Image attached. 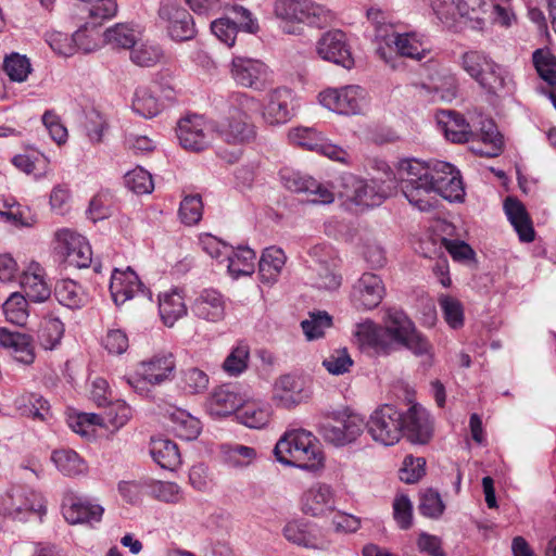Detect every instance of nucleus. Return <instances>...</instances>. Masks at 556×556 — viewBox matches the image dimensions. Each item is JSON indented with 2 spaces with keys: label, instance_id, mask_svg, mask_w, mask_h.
Masks as SVG:
<instances>
[{
  "label": "nucleus",
  "instance_id": "obj_1",
  "mask_svg": "<svg viewBox=\"0 0 556 556\" xmlns=\"http://www.w3.org/2000/svg\"><path fill=\"white\" fill-rule=\"evenodd\" d=\"M447 162L431 160L429 162L416 157L402 159L397 163L400 189L410 205L421 212L434 208V176L448 169Z\"/></svg>",
  "mask_w": 556,
  "mask_h": 556
},
{
  "label": "nucleus",
  "instance_id": "obj_2",
  "mask_svg": "<svg viewBox=\"0 0 556 556\" xmlns=\"http://www.w3.org/2000/svg\"><path fill=\"white\" fill-rule=\"evenodd\" d=\"M276 459L286 465L308 471L324 466V455L315 435L305 429L286 431L275 445Z\"/></svg>",
  "mask_w": 556,
  "mask_h": 556
},
{
  "label": "nucleus",
  "instance_id": "obj_3",
  "mask_svg": "<svg viewBox=\"0 0 556 556\" xmlns=\"http://www.w3.org/2000/svg\"><path fill=\"white\" fill-rule=\"evenodd\" d=\"M274 14L281 21L304 23L318 28L327 26L334 18L330 9L313 0H277Z\"/></svg>",
  "mask_w": 556,
  "mask_h": 556
},
{
  "label": "nucleus",
  "instance_id": "obj_4",
  "mask_svg": "<svg viewBox=\"0 0 556 556\" xmlns=\"http://www.w3.org/2000/svg\"><path fill=\"white\" fill-rule=\"evenodd\" d=\"M365 428L374 441L394 445L403 435V414L392 405H382L372 412Z\"/></svg>",
  "mask_w": 556,
  "mask_h": 556
},
{
  "label": "nucleus",
  "instance_id": "obj_5",
  "mask_svg": "<svg viewBox=\"0 0 556 556\" xmlns=\"http://www.w3.org/2000/svg\"><path fill=\"white\" fill-rule=\"evenodd\" d=\"M176 132L184 149L203 151L212 144L216 136V122L199 114L187 115L179 119Z\"/></svg>",
  "mask_w": 556,
  "mask_h": 556
},
{
  "label": "nucleus",
  "instance_id": "obj_6",
  "mask_svg": "<svg viewBox=\"0 0 556 556\" xmlns=\"http://www.w3.org/2000/svg\"><path fill=\"white\" fill-rule=\"evenodd\" d=\"M365 429L364 419L349 410L333 412L321 425L323 438L334 446H344L356 441Z\"/></svg>",
  "mask_w": 556,
  "mask_h": 556
},
{
  "label": "nucleus",
  "instance_id": "obj_7",
  "mask_svg": "<svg viewBox=\"0 0 556 556\" xmlns=\"http://www.w3.org/2000/svg\"><path fill=\"white\" fill-rule=\"evenodd\" d=\"M228 13L229 15L211 23L213 35L227 47L235 45L239 30L249 34L258 31V22L250 10L242 5H233Z\"/></svg>",
  "mask_w": 556,
  "mask_h": 556
},
{
  "label": "nucleus",
  "instance_id": "obj_8",
  "mask_svg": "<svg viewBox=\"0 0 556 556\" xmlns=\"http://www.w3.org/2000/svg\"><path fill=\"white\" fill-rule=\"evenodd\" d=\"M319 103L338 114L355 115L366 105V91L357 85L327 88L318 94Z\"/></svg>",
  "mask_w": 556,
  "mask_h": 556
},
{
  "label": "nucleus",
  "instance_id": "obj_9",
  "mask_svg": "<svg viewBox=\"0 0 556 556\" xmlns=\"http://www.w3.org/2000/svg\"><path fill=\"white\" fill-rule=\"evenodd\" d=\"M428 72V81L417 85L420 94L427 97L431 101H452L457 94V78L448 70L443 68L439 62L429 60L425 64Z\"/></svg>",
  "mask_w": 556,
  "mask_h": 556
},
{
  "label": "nucleus",
  "instance_id": "obj_10",
  "mask_svg": "<svg viewBox=\"0 0 556 556\" xmlns=\"http://www.w3.org/2000/svg\"><path fill=\"white\" fill-rule=\"evenodd\" d=\"M342 195L356 205L374 207L388 197V189L377 179L365 180L353 174L341 176Z\"/></svg>",
  "mask_w": 556,
  "mask_h": 556
},
{
  "label": "nucleus",
  "instance_id": "obj_11",
  "mask_svg": "<svg viewBox=\"0 0 556 556\" xmlns=\"http://www.w3.org/2000/svg\"><path fill=\"white\" fill-rule=\"evenodd\" d=\"M47 511L43 495L28 488H13L8 500L2 501V513L13 519L24 521L30 514L45 515Z\"/></svg>",
  "mask_w": 556,
  "mask_h": 556
},
{
  "label": "nucleus",
  "instance_id": "obj_12",
  "mask_svg": "<svg viewBox=\"0 0 556 556\" xmlns=\"http://www.w3.org/2000/svg\"><path fill=\"white\" fill-rule=\"evenodd\" d=\"M289 140L306 150L317 152L328 159L348 164L349 153L340 146L333 144L320 131L313 127H296L289 131Z\"/></svg>",
  "mask_w": 556,
  "mask_h": 556
},
{
  "label": "nucleus",
  "instance_id": "obj_13",
  "mask_svg": "<svg viewBox=\"0 0 556 556\" xmlns=\"http://www.w3.org/2000/svg\"><path fill=\"white\" fill-rule=\"evenodd\" d=\"M230 76L237 85L243 88L262 91L269 84L270 71L264 62L257 59L236 55L230 63Z\"/></svg>",
  "mask_w": 556,
  "mask_h": 556
},
{
  "label": "nucleus",
  "instance_id": "obj_14",
  "mask_svg": "<svg viewBox=\"0 0 556 556\" xmlns=\"http://www.w3.org/2000/svg\"><path fill=\"white\" fill-rule=\"evenodd\" d=\"M353 337L358 349L370 356H387L394 351L393 342L382 326L369 318L355 325Z\"/></svg>",
  "mask_w": 556,
  "mask_h": 556
},
{
  "label": "nucleus",
  "instance_id": "obj_15",
  "mask_svg": "<svg viewBox=\"0 0 556 556\" xmlns=\"http://www.w3.org/2000/svg\"><path fill=\"white\" fill-rule=\"evenodd\" d=\"M159 16L166 23L168 35L175 41L191 40L197 35L192 15L177 1H162Z\"/></svg>",
  "mask_w": 556,
  "mask_h": 556
},
{
  "label": "nucleus",
  "instance_id": "obj_16",
  "mask_svg": "<svg viewBox=\"0 0 556 556\" xmlns=\"http://www.w3.org/2000/svg\"><path fill=\"white\" fill-rule=\"evenodd\" d=\"M280 178L283 186L291 192L306 193V201L309 203L330 204L334 200V193L311 176L285 169L280 172Z\"/></svg>",
  "mask_w": 556,
  "mask_h": 556
},
{
  "label": "nucleus",
  "instance_id": "obj_17",
  "mask_svg": "<svg viewBox=\"0 0 556 556\" xmlns=\"http://www.w3.org/2000/svg\"><path fill=\"white\" fill-rule=\"evenodd\" d=\"M316 52L324 61L346 70H351L355 64L346 36L339 29L324 33L316 42Z\"/></svg>",
  "mask_w": 556,
  "mask_h": 556
},
{
  "label": "nucleus",
  "instance_id": "obj_18",
  "mask_svg": "<svg viewBox=\"0 0 556 556\" xmlns=\"http://www.w3.org/2000/svg\"><path fill=\"white\" fill-rule=\"evenodd\" d=\"M386 295V287L380 276L364 273L353 285L351 303L358 311L376 308Z\"/></svg>",
  "mask_w": 556,
  "mask_h": 556
},
{
  "label": "nucleus",
  "instance_id": "obj_19",
  "mask_svg": "<svg viewBox=\"0 0 556 556\" xmlns=\"http://www.w3.org/2000/svg\"><path fill=\"white\" fill-rule=\"evenodd\" d=\"M308 383L294 375L280 376L273 386L271 401L277 407L292 408L311 396Z\"/></svg>",
  "mask_w": 556,
  "mask_h": 556
},
{
  "label": "nucleus",
  "instance_id": "obj_20",
  "mask_svg": "<svg viewBox=\"0 0 556 556\" xmlns=\"http://www.w3.org/2000/svg\"><path fill=\"white\" fill-rule=\"evenodd\" d=\"M283 536L291 543L305 548L325 549L330 541L323 530L313 522L304 519L291 520L283 527Z\"/></svg>",
  "mask_w": 556,
  "mask_h": 556
},
{
  "label": "nucleus",
  "instance_id": "obj_21",
  "mask_svg": "<svg viewBox=\"0 0 556 556\" xmlns=\"http://www.w3.org/2000/svg\"><path fill=\"white\" fill-rule=\"evenodd\" d=\"M62 513L68 523H92L102 519L104 508L86 496L67 493L62 503Z\"/></svg>",
  "mask_w": 556,
  "mask_h": 556
},
{
  "label": "nucleus",
  "instance_id": "obj_22",
  "mask_svg": "<svg viewBox=\"0 0 556 556\" xmlns=\"http://www.w3.org/2000/svg\"><path fill=\"white\" fill-rule=\"evenodd\" d=\"M293 116V92L287 87H277L266 94L263 118L271 126L288 123Z\"/></svg>",
  "mask_w": 556,
  "mask_h": 556
},
{
  "label": "nucleus",
  "instance_id": "obj_23",
  "mask_svg": "<svg viewBox=\"0 0 556 556\" xmlns=\"http://www.w3.org/2000/svg\"><path fill=\"white\" fill-rule=\"evenodd\" d=\"M403 434L414 444H427L433 434V422L429 412L415 404L403 414Z\"/></svg>",
  "mask_w": 556,
  "mask_h": 556
},
{
  "label": "nucleus",
  "instance_id": "obj_24",
  "mask_svg": "<svg viewBox=\"0 0 556 556\" xmlns=\"http://www.w3.org/2000/svg\"><path fill=\"white\" fill-rule=\"evenodd\" d=\"M301 506L312 517L326 516L336 509L334 491L326 483H315L303 492Z\"/></svg>",
  "mask_w": 556,
  "mask_h": 556
},
{
  "label": "nucleus",
  "instance_id": "obj_25",
  "mask_svg": "<svg viewBox=\"0 0 556 556\" xmlns=\"http://www.w3.org/2000/svg\"><path fill=\"white\" fill-rule=\"evenodd\" d=\"M190 309L197 318L218 323L225 317L226 301L219 291L206 288L194 298Z\"/></svg>",
  "mask_w": 556,
  "mask_h": 556
},
{
  "label": "nucleus",
  "instance_id": "obj_26",
  "mask_svg": "<svg viewBox=\"0 0 556 556\" xmlns=\"http://www.w3.org/2000/svg\"><path fill=\"white\" fill-rule=\"evenodd\" d=\"M216 136L231 146H242L254 140L256 129L249 119L227 116L216 122Z\"/></svg>",
  "mask_w": 556,
  "mask_h": 556
},
{
  "label": "nucleus",
  "instance_id": "obj_27",
  "mask_svg": "<svg viewBox=\"0 0 556 556\" xmlns=\"http://www.w3.org/2000/svg\"><path fill=\"white\" fill-rule=\"evenodd\" d=\"M242 401L235 386L223 384L215 388L207 397L206 410L214 417H227L233 413L237 414Z\"/></svg>",
  "mask_w": 556,
  "mask_h": 556
},
{
  "label": "nucleus",
  "instance_id": "obj_28",
  "mask_svg": "<svg viewBox=\"0 0 556 556\" xmlns=\"http://www.w3.org/2000/svg\"><path fill=\"white\" fill-rule=\"evenodd\" d=\"M110 292L116 305L124 304L138 293H143V285L138 275L127 267L125 270L114 268L111 275Z\"/></svg>",
  "mask_w": 556,
  "mask_h": 556
},
{
  "label": "nucleus",
  "instance_id": "obj_29",
  "mask_svg": "<svg viewBox=\"0 0 556 556\" xmlns=\"http://www.w3.org/2000/svg\"><path fill=\"white\" fill-rule=\"evenodd\" d=\"M392 43L400 56L415 61H421L431 53L429 38L420 31L395 33Z\"/></svg>",
  "mask_w": 556,
  "mask_h": 556
},
{
  "label": "nucleus",
  "instance_id": "obj_30",
  "mask_svg": "<svg viewBox=\"0 0 556 556\" xmlns=\"http://www.w3.org/2000/svg\"><path fill=\"white\" fill-rule=\"evenodd\" d=\"M435 118L447 140L455 143L475 140V132L462 114L452 110H442L437 113Z\"/></svg>",
  "mask_w": 556,
  "mask_h": 556
},
{
  "label": "nucleus",
  "instance_id": "obj_31",
  "mask_svg": "<svg viewBox=\"0 0 556 556\" xmlns=\"http://www.w3.org/2000/svg\"><path fill=\"white\" fill-rule=\"evenodd\" d=\"M479 86L485 92L497 97L511 96L516 90V83L511 71L496 62L489 67Z\"/></svg>",
  "mask_w": 556,
  "mask_h": 556
},
{
  "label": "nucleus",
  "instance_id": "obj_32",
  "mask_svg": "<svg viewBox=\"0 0 556 556\" xmlns=\"http://www.w3.org/2000/svg\"><path fill=\"white\" fill-rule=\"evenodd\" d=\"M139 372L151 384L160 386L172 380L176 368L175 358L172 353L155 354L148 361H143L138 365Z\"/></svg>",
  "mask_w": 556,
  "mask_h": 556
},
{
  "label": "nucleus",
  "instance_id": "obj_33",
  "mask_svg": "<svg viewBox=\"0 0 556 556\" xmlns=\"http://www.w3.org/2000/svg\"><path fill=\"white\" fill-rule=\"evenodd\" d=\"M504 211L519 240L527 243L532 242L535 232L523 203L516 198L507 197L504 201Z\"/></svg>",
  "mask_w": 556,
  "mask_h": 556
},
{
  "label": "nucleus",
  "instance_id": "obj_34",
  "mask_svg": "<svg viewBox=\"0 0 556 556\" xmlns=\"http://www.w3.org/2000/svg\"><path fill=\"white\" fill-rule=\"evenodd\" d=\"M20 285L24 296L31 302L41 303L50 298L51 290L45 280L43 268L37 263L30 264L22 274Z\"/></svg>",
  "mask_w": 556,
  "mask_h": 556
},
{
  "label": "nucleus",
  "instance_id": "obj_35",
  "mask_svg": "<svg viewBox=\"0 0 556 556\" xmlns=\"http://www.w3.org/2000/svg\"><path fill=\"white\" fill-rule=\"evenodd\" d=\"M447 166L450 168L444 169V173H435L433 197L439 194L450 202H462L465 197V189L460 173L448 162Z\"/></svg>",
  "mask_w": 556,
  "mask_h": 556
},
{
  "label": "nucleus",
  "instance_id": "obj_36",
  "mask_svg": "<svg viewBox=\"0 0 556 556\" xmlns=\"http://www.w3.org/2000/svg\"><path fill=\"white\" fill-rule=\"evenodd\" d=\"M0 345L10 350L14 359L23 365H30L35 361L31 339L27 334L0 328Z\"/></svg>",
  "mask_w": 556,
  "mask_h": 556
},
{
  "label": "nucleus",
  "instance_id": "obj_37",
  "mask_svg": "<svg viewBox=\"0 0 556 556\" xmlns=\"http://www.w3.org/2000/svg\"><path fill=\"white\" fill-rule=\"evenodd\" d=\"M271 406L266 402L253 401L241 404L236 418L242 425L251 429L265 428L271 418Z\"/></svg>",
  "mask_w": 556,
  "mask_h": 556
},
{
  "label": "nucleus",
  "instance_id": "obj_38",
  "mask_svg": "<svg viewBox=\"0 0 556 556\" xmlns=\"http://www.w3.org/2000/svg\"><path fill=\"white\" fill-rule=\"evenodd\" d=\"M287 261V256L282 249L277 247L266 248L258 262V276L263 283H275Z\"/></svg>",
  "mask_w": 556,
  "mask_h": 556
},
{
  "label": "nucleus",
  "instance_id": "obj_39",
  "mask_svg": "<svg viewBox=\"0 0 556 556\" xmlns=\"http://www.w3.org/2000/svg\"><path fill=\"white\" fill-rule=\"evenodd\" d=\"M164 104L157 97L156 90L149 86H139L136 88L131 110L135 114L143 118H153L163 111Z\"/></svg>",
  "mask_w": 556,
  "mask_h": 556
},
{
  "label": "nucleus",
  "instance_id": "obj_40",
  "mask_svg": "<svg viewBox=\"0 0 556 556\" xmlns=\"http://www.w3.org/2000/svg\"><path fill=\"white\" fill-rule=\"evenodd\" d=\"M150 455L161 468L167 470H175L181 463L177 444L165 438L151 439Z\"/></svg>",
  "mask_w": 556,
  "mask_h": 556
},
{
  "label": "nucleus",
  "instance_id": "obj_41",
  "mask_svg": "<svg viewBox=\"0 0 556 556\" xmlns=\"http://www.w3.org/2000/svg\"><path fill=\"white\" fill-rule=\"evenodd\" d=\"M388 338L394 343H397L401 339L415 328L414 323L409 319L406 313L397 307H388L384 311L382 318Z\"/></svg>",
  "mask_w": 556,
  "mask_h": 556
},
{
  "label": "nucleus",
  "instance_id": "obj_42",
  "mask_svg": "<svg viewBox=\"0 0 556 556\" xmlns=\"http://www.w3.org/2000/svg\"><path fill=\"white\" fill-rule=\"evenodd\" d=\"M255 260L256 254L249 247H238L237 249L231 247V253L227 255L224 263H226L228 274L237 279L254 271Z\"/></svg>",
  "mask_w": 556,
  "mask_h": 556
},
{
  "label": "nucleus",
  "instance_id": "obj_43",
  "mask_svg": "<svg viewBox=\"0 0 556 556\" xmlns=\"http://www.w3.org/2000/svg\"><path fill=\"white\" fill-rule=\"evenodd\" d=\"M13 405L21 416L46 420L50 414L48 401L38 393L25 392L14 399Z\"/></svg>",
  "mask_w": 556,
  "mask_h": 556
},
{
  "label": "nucleus",
  "instance_id": "obj_44",
  "mask_svg": "<svg viewBox=\"0 0 556 556\" xmlns=\"http://www.w3.org/2000/svg\"><path fill=\"white\" fill-rule=\"evenodd\" d=\"M56 469L64 476L77 477L88 472V465L78 453L73 450H56L51 455Z\"/></svg>",
  "mask_w": 556,
  "mask_h": 556
},
{
  "label": "nucleus",
  "instance_id": "obj_45",
  "mask_svg": "<svg viewBox=\"0 0 556 556\" xmlns=\"http://www.w3.org/2000/svg\"><path fill=\"white\" fill-rule=\"evenodd\" d=\"M260 109V101L245 92L233 91L226 99L225 115L250 119Z\"/></svg>",
  "mask_w": 556,
  "mask_h": 556
},
{
  "label": "nucleus",
  "instance_id": "obj_46",
  "mask_svg": "<svg viewBox=\"0 0 556 556\" xmlns=\"http://www.w3.org/2000/svg\"><path fill=\"white\" fill-rule=\"evenodd\" d=\"M159 313L163 323L172 327L179 318L187 314L184 296L177 291L166 292L160 295Z\"/></svg>",
  "mask_w": 556,
  "mask_h": 556
},
{
  "label": "nucleus",
  "instance_id": "obj_47",
  "mask_svg": "<svg viewBox=\"0 0 556 556\" xmlns=\"http://www.w3.org/2000/svg\"><path fill=\"white\" fill-rule=\"evenodd\" d=\"M140 37V30L129 23H117L103 33V40L113 48L132 49Z\"/></svg>",
  "mask_w": 556,
  "mask_h": 556
},
{
  "label": "nucleus",
  "instance_id": "obj_48",
  "mask_svg": "<svg viewBox=\"0 0 556 556\" xmlns=\"http://www.w3.org/2000/svg\"><path fill=\"white\" fill-rule=\"evenodd\" d=\"M54 295L61 305L71 309L80 308L86 301L81 286L72 279L58 281L54 288Z\"/></svg>",
  "mask_w": 556,
  "mask_h": 556
},
{
  "label": "nucleus",
  "instance_id": "obj_49",
  "mask_svg": "<svg viewBox=\"0 0 556 556\" xmlns=\"http://www.w3.org/2000/svg\"><path fill=\"white\" fill-rule=\"evenodd\" d=\"M64 336V324L58 317H46L40 323L37 333L39 345L46 351L56 349Z\"/></svg>",
  "mask_w": 556,
  "mask_h": 556
},
{
  "label": "nucleus",
  "instance_id": "obj_50",
  "mask_svg": "<svg viewBox=\"0 0 556 556\" xmlns=\"http://www.w3.org/2000/svg\"><path fill=\"white\" fill-rule=\"evenodd\" d=\"M489 0H459V18L470 22L477 30H483L486 25L485 15L490 11Z\"/></svg>",
  "mask_w": 556,
  "mask_h": 556
},
{
  "label": "nucleus",
  "instance_id": "obj_51",
  "mask_svg": "<svg viewBox=\"0 0 556 556\" xmlns=\"http://www.w3.org/2000/svg\"><path fill=\"white\" fill-rule=\"evenodd\" d=\"M147 494L166 504H177L184 497V492L176 482L153 478H148Z\"/></svg>",
  "mask_w": 556,
  "mask_h": 556
},
{
  "label": "nucleus",
  "instance_id": "obj_52",
  "mask_svg": "<svg viewBox=\"0 0 556 556\" xmlns=\"http://www.w3.org/2000/svg\"><path fill=\"white\" fill-rule=\"evenodd\" d=\"M493 63L494 61L488 54L478 50L467 51L460 58L463 70L478 84Z\"/></svg>",
  "mask_w": 556,
  "mask_h": 556
},
{
  "label": "nucleus",
  "instance_id": "obj_53",
  "mask_svg": "<svg viewBox=\"0 0 556 556\" xmlns=\"http://www.w3.org/2000/svg\"><path fill=\"white\" fill-rule=\"evenodd\" d=\"M173 431L175 434L186 441L194 440L202 430L201 421L182 409L175 410L170 416Z\"/></svg>",
  "mask_w": 556,
  "mask_h": 556
},
{
  "label": "nucleus",
  "instance_id": "obj_54",
  "mask_svg": "<svg viewBox=\"0 0 556 556\" xmlns=\"http://www.w3.org/2000/svg\"><path fill=\"white\" fill-rule=\"evenodd\" d=\"M532 61L539 76L556 88V56L548 49H536Z\"/></svg>",
  "mask_w": 556,
  "mask_h": 556
},
{
  "label": "nucleus",
  "instance_id": "obj_55",
  "mask_svg": "<svg viewBox=\"0 0 556 556\" xmlns=\"http://www.w3.org/2000/svg\"><path fill=\"white\" fill-rule=\"evenodd\" d=\"M102 37L99 27L86 23L74 33L77 52L91 53L97 51L101 47Z\"/></svg>",
  "mask_w": 556,
  "mask_h": 556
},
{
  "label": "nucleus",
  "instance_id": "obj_56",
  "mask_svg": "<svg viewBox=\"0 0 556 556\" xmlns=\"http://www.w3.org/2000/svg\"><path fill=\"white\" fill-rule=\"evenodd\" d=\"M438 303L448 327L459 329L464 326V307L459 300L448 294H440Z\"/></svg>",
  "mask_w": 556,
  "mask_h": 556
},
{
  "label": "nucleus",
  "instance_id": "obj_57",
  "mask_svg": "<svg viewBox=\"0 0 556 556\" xmlns=\"http://www.w3.org/2000/svg\"><path fill=\"white\" fill-rule=\"evenodd\" d=\"M3 313L9 323L24 326L28 318L27 299L18 293L13 292L2 305Z\"/></svg>",
  "mask_w": 556,
  "mask_h": 556
},
{
  "label": "nucleus",
  "instance_id": "obj_58",
  "mask_svg": "<svg viewBox=\"0 0 556 556\" xmlns=\"http://www.w3.org/2000/svg\"><path fill=\"white\" fill-rule=\"evenodd\" d=\"M332 325V317L325 311L309 314V318L301 321V328L308 341L324 337L326 329Z\"/></svg>",
  "mask_w": 556,
  "mask_h": 556
},
{
  "label": "nucleus",
  "instance_id": "obj_59",
  "mask_svg": "<svg viewBox=\"0 0 556 556\" xmlns=\"http://www.w3.org/2000/svg\"><path fill=\"white\" fill-rule=\"evenodd\" d=\"M479 137L480 140L486 146V150L482 154L488 156H497L503 147V137L497 130L495 123L492 119L481 122L480 132L475 134V138Z\"/></svg>",
  "mask_w": 556,
  "mask_h": 556
},
{
  "label": "nucleus",
  "instance_id": "obj_60",
  "mask_svg": "<svg viewBox=\"0 0 556 556\" xmlns=\"http://www.w3.org/2000/svg\"><path fill=\"white\" fill-rule=\"evenodd\" d=\"M124 184L136 194H149L154 189L152 175L141 166L127 172L124 176Z\"/></svg>",
  "mask_w": 556,
  "mask_h": 556
},
{
  "label": "nucleus",
  "instance_id": "obj_61",
  "mask_svg": "<svg viewBox=\"0 0 556 556\" xmlns=\"http://www.w3.org/2000/svg\"><path fill=\"white\" fill-rule=\"evenodd\" d=\"M103 407L105 409L103 414L100 415L103 418L102 426L111 425L118 429L125 426L131 417V408L125 401H110L106 406Z\"/></svg>",
  "mask_w": 556,
  "mask_h": 556
},
{
  "label": "nucleus",
  "instance_id": "obj_62",
  "mask_svg": "<svg viewBox=\"0 0 556 556\" xmlns=\"http://www.w3.org/2000/svg\"><path fill=\"white\" fill-rule=\"evenodd\" d=\"M490 11L488 12L491 23L501 27L509 28L516 23L517 17L511 0H489Z\"/></svg>",
  "mask_w": 556,
  "mask_h": 556
},
{
  "label": "nucleus",
  "instance_id": "obj_63",
  "mask_svg": "<svg viewBox=\"0 0 556 556\" xmlns=\"http://www.w3.org/2000/svg\"><path fill=\"white\" fill-rule=\"evenodd\" d=\"M224 454L227 464L236 468L251 465L257 456L254 447L237 443L225 446Z\"/></svg>",
  "mask_w": 556,
  "mask_h": 556
},
{
  "label": "nucleus",
  "instance_id": "obj_64",
  "mask_svg": "<svg viewBox=\"0 0 556 556\" xmlns=\"http://www.w3.org/2000/svg\"><path fill=\"white\" fill-rule=\"evenodd\" d=\"M163 51L159 45L142 42L135 45L130 51V60L139 66H153L162 58Z\"/></svg>",
  "mask_w": 556,
  "mask_h": 556
}]
</instances>
